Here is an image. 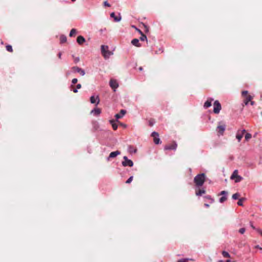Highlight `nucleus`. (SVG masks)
I'll return each mask as SVG.
<instances>
[{
	"label": "nucleus",
	"mask_w": 262,
	"mask_h": 262,
	"mask_svg": "<svg viewBox=\"0 0 262 262\" xmlns=\"http://www.w3.org/2000/svg\"><path fill=\"white\" fill-rule=\"evenodd\" d=\"M90 101L92 103H96V104H98L99 103L100 100L98 96L96 97H95L94 96H93L90 98Z\"/></svg>",
	"instance_id": "obj_16"
},
{
	"label": "nucleus",
	"mask_w": 262,
	"mask_h": 262,
	"mask_svg": "<svg viewBox=\"0 0 262 262\" xmlns=\"http://www.w3.org/2000/svg\"><path fill=\"white\" fill-rule=\"evenodd\" d=\"M60 43H64V42H66L67 41V37L66 36H64V35H61L60 37Z\"/></svg>",
	"instance_id": "obj_23"
},
{
	"label": "nucleus",
	"mask_w": 262,
	"mask_h": 262,
	"mask_svg": "<svg viewBox=\"0 0 262 262\" xmlns=\"http://www.w3.org/2000/svg\"><path fill=\"white\" fill-rule=\"evenodd\" d=\"M78 81V80L77 78H74L73 79L72 82L73 84H76Z\"/></svg>",
	"instance_id": "obj_39"
},
{
	"label": "nucleus",
	"mask_w": 262,
	"mask_h": 262,
	"mask_svg": "<svg viewBox=\"0 0 262 262\" xmlns=\"http://www.w3.org/2000/svg\"><path fill=\"white\" fill-rule=\"evenodd\" d=\"M132 43L137 47H140L141 46V44L139 43V40L137 38H134L132 40Z\"/></svg>",
	"instance_id": "obj_18"
},
{
	"label": "nucleus",
	"mask_w": 262,
	"mask_h": 262,
	"mask_svg": "<svg viewBox=\"0 0 262 262\" xmlns=\"http://www.w3.org/2000/svg\"><path fill=\"white\" fill-rule=\"evenodd\" d=\"M139 69L140 71H142L143 70V68H142V67H140L139 68Z\"/></svg>",
	"instance_id": "obj_47"
},
{
	"label": "nucleus",
	"mask_w": 262,
	"mask_h": 262,
	"mask_svg": "<svg viewBox=\"0 0 262 262\" xmlns=\"http://www.w3.org/2000/svg\"><path fill=\"white\" fill-rule=\"evenodd\" d=\"M227 199V196H223L222 197H221L220 199V203H223L225 201H226Z\"/></svg>",
	"instance_id": "obj_30"
},
{
	"label": "nucleus",
	"mask_w": 262,
	"mask_h": 262,
	"mask_svg": "<svg viewBox=\"0 0 262 262\" xmlns=\"http://www.w3.org/2000/svg\"><path fill=\"white\" fill-rule=\"evenodd\" d=\"M151 136L154 138V142L156 144H158L161 143L160 139L159 138V134L156 132H154L151 134Z\"/></svg>",
	"instance_id": "obj_8"
},
{
	"label": "nucleus",
	"mask_w": 262,
	"mask_h": 262,
	"mask_svg": "<svg viewBox=\"0 0 262 262\" xmlns=\"http://www.w3.org/2000/svg\"><path fill=\"white\" fill-rule=\"evenodd\" d=\"M205 206H206V207H209V205L207 204H204Z\"/></svg>",
	"instance_id": "obj_46"
},
{
	"label": "nucleus",
	"mask_w": 262,
	"mask_h": 262,
	"mask_svg": "<svg viewBox=\"0 0 262 262\" xmlns=\"http://www.w3.org/2000/svg\"><path fill=\"white\" fill-rule=\"evenodd\" d=\"M74 61L75 62L77 63L79 61V58L78 57H76L75 59H74Z\"/></svg>",
	"instance_id": "obj_41"
},
{
	"label": "nucleus",
	"mask_w": 262,
	"mask_h": 262,
	"mask_svg": "<svg viewBox=\"0 0 262 262\" xmlns=\"http://www.w3.org/2000/svg\"><path fill=\"white\" fill-rule=\"evenodd\" d=\"M205 193V190L204 189H199L198 190H196L195 194L196 195L201 196L203 194H204Z\"/></svg>",
	"instance_id": "obj_21"
},
{
	"label": "nucleus",
	"mask_w": 262,
	"mask_h": 262,
	"mask_svg": "<svg viewBox=\"0 0 262 262\" xmlns=\"http://www.w3.org/2000/svg\"><path fill=\"white\" fill-rule=\"evenodd\" d=\"M213 101V99L211 98H209L207 99V101L204 103V107L205 108H208L211 105V103Z\"/></svg>",
	"instance_id": "obj_14"
},
{
	"label": "nucleus",
	"mask_w": 262,
	"mask_h": 262,
	"mask_svg": "<svg viewBox=\"0 0 262 262\" xmlns=\"http://www.w3.org/2000/svg\"><path fill=\"white\" fill-rule=\"evenodd\" d=\"M85 41V38L83 36H79L77 37V42L79 45L83 44Z\"/></svg>",
	"instance_id": "obj_19"
},
{
	"label": "nucleus",
	"mask_w": 262,
	"mask_h": 262,
	"mask_svg": "<svg viewBox=\"0 0 262 262\" xmlns=\"http://www.w3.org/2000/svg\"><path fill=\"white\" fill-rule=\"evenodd\" d=\"M134 27V28H135L136 30L138 32H139L140 34H142V33H143V32H142L140 29H138V28H136L135 27Z\"/></svg>",
	"instance_id": "obj_40"
},
{
	"label": "nucleus",
	"mask_w": 262,
	"mask_h": 262,
	"mask_svg": "<svg viewBox=\"0 0 262 262\" xmlns=\"http://www.w3.org/2000/svg\"><path fill=\"white\" fill-rule=\"evenodd\" d=\"M256 230H257V232H258V233H260V231H262V230H260V229H256Z\"/></svg>",
	"instance_id": "obj_45"
},
{
	"label": "nucleus",
	"mask_w": 262,
	"mask_h": 262,
	"mask_svg": "<svg viewBox=\"0 0 262 262\" xmlns=\"http://www.w3.org/2000/svg\"><path fill=\"white\" fill-rule=\"evenodd\" d=\"M123 159L124 161L122 162V164L123 166H128L129 167H132L133 166V162L131 160L128 159L127 157L124 156L123 157Z\"/></svg>",
	"instance_id": "obj_7"
},
{
	"label": "nucleus",
	"mask_w": 262,
	"mask_h": 262,
	"mask_svg": "<svg viewBox=\"0 0 262 262\" xmlns=\"http://www.w3.org/2000/svg\"><path fill=\"white\" fill-rule=\"evenodd\" d=\"M260 234L262 235V231H260Z\"/></svg>",
	"instance_id": "obj_50"
},
{
	"label": "nucleus",
	"mask_w": 262,
	"mask_h": 262,
	"mask_svg": "<svg viewBox=\"0 0 262 262\" xmlns=\"http://www.w3.org/2000/svg\"><path fill=\"white\" fill-rule=\"evenodd\" d=\"M246 133V130L243 129L241 131L238 130L236 135V138L238 140V142H240L242 138H243L244 134Z\"/></svg>",
	"instance_id": "obj_11"
},
{
	"label": "nucleus",
	"mask_w": 262,
	"mask_h": 262,
	"mask_svg": "<svg viewBox=\"0 0 262 262\" xmlns=\"http://www.w3.org/2000/svg\"><path fill=\"white\" fill-rule=\"evenodd\" d=\"M110 122L112 124L113 129L116 130L118 128V125L116 123L114 120H111Z\"/></svg>",
	"instance_id": "obj_22"
},
{
	"label": "nucleus",
	"mask_w": 262,
	"mask_h": 262,
	"mask_svg": "<svg viewBox=\"0 0 262 262\" xmlns=\"http://www.w3.org/2000/svg\"><path fill=\"white\" fill-rule=\"evenodd\" d=\"M251 227L254 229H255V227L253 225V224H252V223H251Z\"/></svg>",
	"instance_id": "obj_44"
},
{
	"label": "nucleus",
	"mask_w": 262,
	"mask_h": 262,
	"mask_svg": "<svg viewBox=\"0 0 262 262\" xmlns=\"http://www.w3.org/2000/svg\"><path fill=\"white\" fill-rule=\"evenodd\" d=\"M226 129V125L222 122H219L216 131L219 135H223Z\"/></svg>",
	"instance_id": "obj_4"
},
{
	"label": "nucleus",
	"mask_w": 262,
	"mask_h": 262,
	"mask_svg": "<svg viewBox=\"0 0 262 262\" xmlns=\"http://www.w3.org/2000/svg\"><path fill=\"white\" fill-rule=\"evenodd\" d=\"M61 53L60 52L58 54V57L59 58H61Z\"/></svg>",
	"instance_id": "obj_42"
},
{
	"label": "nucleus",
	"mask_w": 262,
	"mask_h": 262,
	"mask_svg": "<svg viewBox=\"0 0 262 262\" xmlns=\"http://www.w3.org/2000/svg\"><path fill=\"white\" fill-rule=\"evenodd\" d=\"M245 230H246L245 228H242L239 229V232L241 234H244V233H245Z\"/></svg>",
	"instance_id": "obj_35"
},
{
	"label": "nucleus",
	"mask_w": 262,
	"mask_h": 262,
	"mask_svg": "<svg viewBox=\"0 0 262 262\" xmlns=\"http://www.w3.org/2000/svg\"><path fill=\"white\" fill-rule=\"evenodd\" d=\"M222 255L224 257H230V254L226 251H223L222 252Z\"/></svg>",
	"instance_id": "obj_28"
},
{
	"label": "nucleus",
	"mask_w": 262,
	"mask_h": 262,
	"mask_svg": "<svg viewBox=\"0 0 262 262\" xmlns=\"http://www.w3.org/2000/svg\"><path fill=\"white\" fill-rule=\"evenodd\" d=\"M72 70L73 72H77L79 73L81 75L83 76L85 74V71L81 68H80L78 67H73L72 68Z\"/></svg>",
	"instance_id": "obj_9"
},
{
	"label": "nucleus",
	"mask_w": 262,
	"mask_h": 262,
	"mask_svg": "<svg viewBox=\"0 0 262 262\" xmlns=\"http://www.w3.org/2000/svg\"><path fill=\"white\" fill-rule=\"evenodd\" d=\"M108 46L102 45L101 47V52L105 58H108L113 54V53L108 50Z\"/></svg>",
	"instance_id": "obj_2"
},
{
	"label": "nucleus",
	"mask_w": 262,
	"mask_h": 262,
	"mask_svg": "<svg viewBox=\"0 0 262 262\" xmlns=\"http://www.w3.org/2000/svg\"><path fill=\"white\" fill-rule=\"evenodd\" d=\"M222 108L221 104L218 100L214 101L213 103V112L215 114H219Z\"/></svg>",
	"instance_id": "obj_6"
},
{
	"label": "nucleus",
	"mask_w": 262,
	"mask_h": 262,
	"mask_svg": "<svg viewBox=\"0 0 262 262\" xmlns=\"http://www.w3.org/2000/svg\"><path fill=\"white\" fill-rule=\"evenodd\" d=\"M110 86L114 90V91L118 87V83L116 80L111 79L110 81Z\"/></svg>",
	"instance_id": "obj_12"
},
{
	"label": "nucleus",
	"mask_w": 262,
	"mask_h": 262,
	"mask_svg": "<svg viewBox=\"0 0 262 262\" xmlns=\"http://www.w3.org/2000/svg\"><path fill=\"white\" fill-rule=\"evenodd\" d=\"M177 147V144L175 142H172L169 145H167L165 146V150H176Z\"/></svg>",
	"instance_id": "obj_10"
},
{
	"label": "nucleus",
	"mask_w": 262,
	"mask_h": 262,
	"mask_svg": "<svg viewBox=\"0 0 262 262\" xmlns=\"http://www.w3.org/2000/svg\"><path fill=\"white\" fill-rule=\"evenodd\" d=\"M76 32L77 30L75 29H72L70 32L69 36L72 37L76 34Z\"/></svg>",
	"instance_id": "obj_24"
},
{
	"label": "nucleus",
	"mask_w": 262,
	"mask_h": 262,
	"mask_svg": "<svg viewBox=\"0 0 262 262\" xmlns=\"http://www.w3.org/2000/svg\"><path fill=\"white\" fill-rule=\"evenodd\" d=\"M240 194L238 193H235L232 195V198L234 200H237Z\"/></svg>",
	"instance_id": "obj_26"
},
{
	"label": "nucleus",
	"mask_w": 262,
	"mask_h": 262,
	"mask_svg": "<svg viewBox=\"0 0 262 262\" xmlns=\"http://www.w3.org/2000/svg\"><path fill=\"white\" fill-rule=\"evenodd\" d=\"M226 262H231L230 260L229 259H228L226 261Z\"/></svg>",
	"instance_id": "obj_48"
},
{
	"label": "nucleus",
	"mask_w": 262,
	"mask_h": 262,
	"mask_svg": "<svg viewBox=\"0 0 262 262\" xmlns=\"http://www.w3.org/2000/svg\"><path fill=\"white\" fill-rule=\"evenodd\" d=\"M92 113H93L95 115H98L101 113V110L99 108H96L92 111Z\"/></svg>",
	"instance_id": "obj_20"
},
{
	"label": "nucleus",
	"mask_w": 262,
	"mask_h": 262,
	"mask_svg": "<svg viewBox=\"0 0 262 262\" xmlns=\"http://www.w3.org/2000/svg\"><path fill=\"white\" fill-rule=\"evenodd\" d=\"M205 198H206L207 199H208V200H210L211 201V202H213V199H212L210 195H207V196H205Z\"/></svg>",
	"instance_id": "obj_38"
},
{
	"label": "nucleus",
	"mask_w": 262,
	"mask_h": 262,
	"mask_svg": "<svg viewBox=\"0 0 262 262\" xmlns=\"http://www.w3.org/2000/svg\"><path fill=\"white\" fill-rule=\"evenodd\" d=\"M254 103H255L254 101H252V100H251V101H250L251 105H253L254 104Z\"/></svg>",
	"instance_id": "obj_43"
},
{
	"label": "nucleus",
	"mask_w": 262,
	"mask_h": 262,
	"mask_svg": "<svg viewBox=\"0 0 262 262\" xmlns=\"http://www.w3.org/2000/svg\"><path fill=\"white\" fill-rule=\"evenodd\" d=\"M228 194V192L225 191V190H223V191H222L221 192H220V195H226V194Z\"/></svg>",
	"instance_id": "obj_37"
},
{
	"label": "nucleus",
	"mask_w": 262,
	"mask_h": 262,
	"mask_svg": "<svg viewBox=\"0 0 262 262\" xmlns=\"http://www.w3.org/2000/svg\"><path fill=\"white\" fill-rule=\"evenodd\" d=\"M133 176L130 177L128 179V180L126 181V183L129 184V183H131V182L133 181Z\"/></svg>",
	"instance_id": "obj_33"
},
{
	"label": "nucleus",
	"mask_w": 262,
	"mask_h": 262,
	"mask_svg": "<svg viewBox=\"0 0 262 262\" xmlns=\"http://www.w3.org/2000/svg\"><path fill=\"white\" fill-rule=\"evenodd\" d=\"M72 2H75L76 0H71Z\"/></svg>",
	"instance_id": "obj_51"
},
{
	"label": "nucleus",
	"mask_w": 262,
	"mask_h": 262,
	"mask_svg": "<svg viewBox=\"0 0 262 262\" xmlns=\"http://www.w3.org/2000/svg\"><path fill=\"white\" fill-rule=\"evenodd\" d=\"M6 49L8 51L10 52H13V49H12V47L11 45H7L6 46Z\"/></svg>",
	"instance_id": "obj_29"
},
{
	"label": "nucleus",
	"mask_w": 262,
	"mask_h": 262,
	"mask_svg": "<svg viewBox=\"0 0 262 262\" xmlns=\"http://www.w3.org/2000/svg\"><path fill=\"white\" fill-rule=\"evenodd\" d=\"M126 111L125 110H121L119 113L116 114L115 117L117 119H120L126 114Z\"/></svg>",
	"instance_id": "obj_15"
},
{
	"label": "nucleus",
	"mask_w": 262,
	"mask_h": 262,
	"mask_svg": "<svg viewBox=\"0 0 262 262\" xmlns=\"http://www.w3.org/2000/svg\"><path fill=\"white\" fill-rule=\"evenodd\" d=\"M103 4H104V6L105 7H110L111 6L110 4L109 3H108V2L107 1L104 2Z\"/></svg>",
	"instance_id": "obj_36"
},
{
	"label": "nucleus",
	"mask_w": 262,
	"mask_h": 262,
	"mask_svg": "<svg viewBox=\"0 0 262 262\" xmlns=\"http://www.w3.org/2000/svg\"><path fill=\"white\" fill-rule=\"evenodd\" d=\"M155 123V121L153 119H150L149 120V125L150 126H153L154 124Z\"/></svg>",
	"instance_id": "obj_34"
},
{
	"label": "nucleus",
	"mask_w": 262,
	"mask_h": 262,
	"mask_svg": "<svg viewBox=\"0 0 262 262\" xmlns=\"http://www.w3.org/2000/svg\"><path fill=\"white\" fill-rule=\"evenodd\" d=\"M251 137H252L251 134H250V133H247L245 135V140L248 141L249 139H250L251 138Z\"/></svg>",
	"instance_id": "obj_25"
},
{
	"label": "nucleus",
	"mask_w": 262,
	"mask_h": 262,
	"mask_svg": "<svg viewBox=\"0 0 262 262\" xmlns=\"http://www.w3.org/2000/svg\"><path fill=\"white\" fill-rule=\"evenodd\" d=\"M141 37H140V39L141 40V41H144L145 40H147V37L143 33L141 34Z\"/></svg>",
	"instance_id": "obj_27"
},
{
	"label": "nucleus",
	"mask_w": 262,
	"mask_h": 262,
	"mask_svg": "<svg viewBox=\"0 0 262 262\" xmlns=\"http://www.w3.org/2000/svg\"><path fill=\"white\" fill-rule=\"evenodd\" d=\"M205 179L206 175L205 173H202L199 174L194 177V182L196 186L200 187L204 184L205 181Z\"/></svg>",
	"instance_id": "obj_1"
},
{
	"label": "nucleus",
	"mask_w": 262,
	"mask_h": 262,
	"mask_svg": "<svg viewBox=\"0 0 262 262\" xmlns=\"http://www.w3.org/2000/svg\"><path fill=\"white\" fill-rule=\"evenodd\" d=\"M111 17H112V18H114V20L116 22H118L119 21L121 20V16L120 15L118 16H116L115 14V13L114 12H112L111 14Z\"/></svg>",
	"instance_id": "obj_17"
},
{
	"label": "nucleus",
	"mask_w": 262,
	"mask_h": 262,
	"mask_svg": "<svg viewBox=\"0 0 262 262\" xmlns=\"http://www.w3.org/2000/svg\"><path fill=\"white\" fill-rule=\"evenodd\" d=\"M230 179L231 180H235V183L241 182L243 180V178L238 175V170H235L231 176Z\"/></svg>",
	"instance_id": "obj_5"
},
{
	"label": "nucleus",
	"mask_w": 262,
	"mask_h": 262,
	"mask_svg": "<svg viewBox=\"0 0 262 262\" xmlns=\"http://www.w3.org/2000/svg\"><path fill=\"white\" fill-rule=\"evenodd\" d=\"M243 97H245L244 102L245 105H247L249 102L252 100L253 97L250 95H248V92L247 91H244L242 93Z\"/></svg>",
	"instance_id": "obj_3"
},
{
	"label": "nucleus",
	"mask_w": 262,
	"mask_h": 262,
	"mask_svg": "<svg viewBox=\"0 0 262 262\" xmlns=\"http://www.w3.org/2000/svg\"><path fill=\"white\" fill-rule=\"evenodd\" d=\"M245 200V199L244 198H241L240 199H239L238 202H237V204L239 206H243V201Z\"/></svg>",
	"instance_id": "obj_31"
},
{
	"label": "nucleus",
	"mask_w": 262,
	"mask_h": 262,
	"mask_svg": "<svg viewBox=\"0 0 262 262\" xmlns=\"http://www.w3.org/2000/svg\"><path fill=\"white\" fill-rule=\"evenodd\" d=\"M218 262H224L223 260H220L218 261Z\"/></svg>",
	"instance_id": "obj_49"
},
{
	"label": "nucleus",
	"mask_w": 262,
	"mask_h": 262,
	"mask_svg": "<svg viewBox=\"0 0 262 262\" xmlns=\"http://www.w3.org/2000/svg\"><path fill=\"white\" fill-rule=\"evenodd\" d=\"M121 152L119 150H117L115 151H113L110 153L107 160H109L110 158H114L117 157V156L120 155Z\"/></svg>",
	"instance_id": "obj_13"
},
{
	"label": "nucleus",
	"mask_w": 262,
	"mask_h": 262,
	"mask_svg": "<svg viewBox=\"0 0 262 262\" xmlns=\"http://www.w3.org/2000/svg\"><path fill=\"white\" fill-rule=\"evenodd\" d=\"M81 88V85L80 84H78L77 85H76V89H74L73 91V92L74 93H77V89H79Z\"/></svg>",
	"instance_id": "obj_32"
}]
</instances>
